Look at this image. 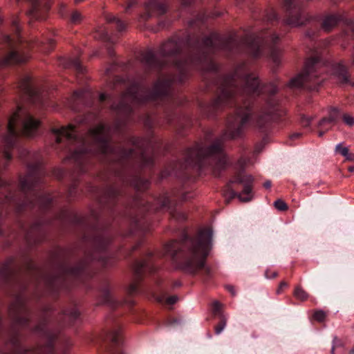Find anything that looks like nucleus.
I'll use <instances>...</instances> for the list:
<instances>
[{
	"instance_id": "nucleus-24",
	"label": "nucleus",
	"mask_w": 354,
	"mask_h": 354,
	"mask_svg": "<svg viewBox=\"0 0 354 354\" xmlns=\"http://www.w3.org/2000/svg\"><path fill=\"white\" fill-rule=\"evenodd\" d=\"M106 21L109 23H115L119 31H122L126 28V24L115 16L108 15L106 17Z\"/></svg>"
},
{
	"instance_id": "nucleus-38",
	"label": "nucleus",
	"mask_w": 354,
	"mask_h": 354,
	"mask_svg": "<svg viewBox=\"0 0 354 354\" xmlns=\"http://www.w3.org/2000/svg\"><path fill=\"white\" fill-rule=\"evenodd\" d=\"M32 154L28 151L26 149L20 148L19 149V157L21 158H26V157H32Z\"/></svg>"
},
{
	"instance_id": "nucleus-18",
	"label": "nucleus",
	"mask_w": 354,
	"mask_h": 354,
	"mask_svg": "<svg viewBox=\"0 0 354 354\" xmlns=\"http://www.w3.org/2000/svg\"><path fill=\"white\" fill-rule=\"evenodd\" d=\"M334 72L342 83L354 85V82L350 81L347 69L343 64H337L334 66Z\"/></svg>"
},
{
	"instance_id": "nucleus-29",
	"label": "nucleus",
	"mask_w": 354,
	"mask_h": 354,
	"mask_svg": "<svg viewBox=\"0 0 354 354\" xmlns=\"http://www.w3.org/2000/svg\"><path fill=\"white\" fill-rule=\"evenodd\" d=\"M221 315V321L219 323V324L218 326H216L215 328V333L216 335H219L224 330V328H225V326H226V322H227L226 318L223 315Z\"/></svg>"
},
{
	"instance_id": "nucleus-50",
	"label": "nucleus",
	"mask_w": 354,
	"mask_h": 354,
	"mask_svg": "<svg viewBox=\"0 0 354 354\" xmlns=\"http://www.w3.org/2000/svg\"><path fill=\"white\" fill-rule=\"evenodd\" d=\"M288 284L287 283L283 281L280 283V286H279V288L277 290V293H279L281 290L283 289V288H286L287 287Z\"/></svg>"
},
{
	"instance_id": "nucleus-62",
	"label": "nucleus",
	"mask_w": 354,
	"mask_h": 354,
	"mask_svg": "<svg viewBox=\"0 0 354 354\" xmlns=\"http://www.w3.org/2000/svg\"><path fill=\"white\" fill-rule=\"evenodd\" d=\"M111 68L110 67V68H107L106 69L105 72H106V74H109L111 72Z\"/></svg>"
},
{
	"instance_id": "nucleus-8",
	"label": "nucleus",
	"mask_w": 354,
	"mask_h": 354,
	"mask_svg": "<svg viewBox=\"0 0 354 354\" xmlns=\"http://www.w3.org/2000/svg\"><path fill=\"white\" fill-rule=\"evenodd\" d=\"M321 65L318 57L308 59L303 72L292 78L288 82V86L292 88L304 87L310 91L317 90L323 80L320 77Z\"/></svg>"
},
{
	"instance_id": "nucleus-52",
	"label": "nucleus",
	"mask_w": 354,
	"mask_h": 354,
	"mask_svg": "<svg viewBox=\"0 0 354 354\" xmlns=\"http://www.w3.org/2000/svg\"><path fill=\"white\" fill-rule=\"evenodd\" d=\"M99 98L101 102H103L107 98V95H106L105 93H101L100 95Z\"/></svg>"
},
{
	"instance_id": "nucleus-39",
	"label": "nucleus",
	"mask_w": 354,
	"mask_h": 354,
	"mask_svg": "<svg viewBox=\"0 0 354 354\" xmlns=\"http://www.w3.org/2000/svg\"><path fill=\"white\" fill-rule=\"evenodd\" d=\"M300 122L304 127H307L310 125L311 119L306 116H302Z\"/></svg>"
},
{
	"instance_id": "nucleus-23",
	"label": "nucleus",
	"mask_w": 354,
	"mask_h": 354,
	"mask_svg": "<svg viewBox=\"0 0 354 354\" xmlns=\"http://www.w3.org/2000/svg\"><path fill=\"white\" fill-rule=\"evenodd\" d=\"M64 318L68 319L70 323L75 321L80 315V312L76 307L67 309L64 311Z\"/></svg>"
},
{
	"instance_id": "nucleus-12",
	"label": "nucleus",
	"mask_w": 354,
	"mask_h": 354,
	"mask_svg": "<svg viewBox=\"0 0 354 354\" xmlns=\"http://www.w3.org/2000/svg\"><path fill=\"white\" fill-rule=\"evenodd\" d=\"M21 91L26 94L33 103L43 104L41 88L32 81L28 75H24L19 85Z\"/></svg>"
},
{
	"instance_id": "nucleus-48",
	"label": "nucleus",
	"mask_w": 354,
	"mask_h": 354,
	"mask_svg": "<svg viewBox=\"0 0 354 354\" xmlns=\"http://www.w3.org/2000/svg\"><path fill=\"white\" fill-rule=\"evenodd\" d=\"M226 288L232 294V295H236V291L232 286L228 285L226 286Z\"/></svg>"
},
{
	"instance_id": "nucleus-4",
	"label": "nucleus",
	"mask_w": 354,
	"mask_h": 354,
	"mask_svg": "<svg viewBox=\"0 0 354 354\" xmlns=\"http://www.w3.org/2000/svg\"><path fill=\"white\" fill-rule=\"evenodd\" d=\"M212 231L203 229L195 239L183 234L180 241H174L165 246V253L174 265L189 274L205 268V261L212 248Z\"/></svg>"
},
{
	"instance_id": "nucleus-19",
	"label": "nucleus",
	"mask_w": 354,
	"mask_h": 354,
	"mask_svg": "<svg viewBox=\"0 0 354 354\" xmlns=\"http://www.w3.org/2000/svg\"><path fill=\"white\" fill-rule=\"evenodd\" d=\"M339 111L337 109L333 108L326 118H322L319 122V127L328 130L332 124L337 120Z\"/></svg>"
},
{
	"instance_id": "nucleus-53",
	"label": "nucleus",
	"mask_w": 354,
	"mask_h": 354,
	"mask_svg": "<svg viewBox=\"0 0 354 354\" xmlns=\"http://www.w3.org/2000/svg\"><path fill=\"white\" fill-rule=\"evenodd\" d=\"M182 3L184 6H189L190 5L194 0H181Z\"/></svg>"
},
{
	"instance_id": "nucleus-30",
	"label": "nucleus",
	"mask_w": 354,
	"mask_h": 354,
	"mask_svg": "<svg viewBox=\"0 0 354 354\" xmlns=\"http://www.w3.org/2000/svg\"><path fill=\"white\" fill-rule=\"evenodd\" d=\"M335 151L336 153L344 157L348 151V148L347 147H343L342 143H339L336 145Z\"/></svg>"
},
{
	"instance_id": "nucleus-37",
	"label": "nucleus",
	"mask_w": 354,
	"mask_h": 354,
	"mask_svg": "<svg viewBox=\"0 0 354 354\" xmlns=\"http://www.w3.org/2000/svg\"><path fill=\"white\" fill-rule=\"evenodd\" d=\"M128 293L129 295H133L138 292V285L137 283H133L129 285L128 288Z\"/></svg>"
},
{
	"instance_id": "nucleus-21",
	"label": "nucleus",
	"mask_w": 354,
	"mask_h": 354,
	"mask_svg": "<svg viewBox=\"0 0 354 354\" xmlns=\"http://www.w3.org/2000/svg\"><path fill=\"white\" fill-rule=\"evenodd\" d=\"M37 203L42 208H47L52 203L53 198L49 194L36 195Z\"/></svg>"
},
{
	"instance_id": "nucleus-10",
	"label": "nucleus",
	"mask_w": 354,
	"mask_h": 354,
	"mask_svg": "<svg viewBox=\"0 0 354 354\" xmlns=\"http://www.w3.org/2000/svg\"><path fill=\"white\" fill-rule=\"evenodd\" d=\"M28 167V174L20 179V188L24 192L33 190L41 182V178L44 174L41 164L39 161L34 164L29 163Z\"/></svg>"
},
{
	"instance_id": "nucleus-63",
	"label": "nucleus",
	"mask_w": 354,
	"mask_h": 354,
	"mask_svg": "<svg viewBox=\"0 0 354 354\" xmlns=\"http://www.w3.org/2000/svg\"><path fill=\"white\" fill-rule=\"evenodd\" d=\"M350 354H354V348L351 351Z\"/></svg>"
},
{
	"instance_id": "nucleus-9",
	"label": "nucleus",
	"mask_w": 354,
	"mask_h": 354,
	"mask_svg": "<svg viewBox=\"0 0 354 354\" xmlns=\"http://www.w3.org/2000/svg\"><path fill=\"white\" fill-rule=\"evenodd\" d=\"M2 42L9 49L8 54L0 59V67H4L12 64H21L26 62L28 56L24 52L20 46L21 39L19 36L11 37L5 35L3 37Z\"/></svg>"
},
{
	"instance_id": "nucleus-57",
	"label": "nucleus",
	"mask_w": 354,
	"mask_h": 354,
	"mask_svg": "<svg viewBox=\"0 0 354 354\" xmlns=\"http://www.w3.org/2000/svg\"><path fill=\"white\" fill-rule=\"evenodd\" d=\"M323 129V127H322ZM324 131H319V133H318V136L319 137H322L324 133H325V131H326V129L324 128Z\"/></svg>"
},
{
	"instance_id": "nucleus-51",
	"label": "nucleus",
	"mask_w": 354,
	"mask_h": 354,
	"mask_svg": "<svg viewBox=\"0 0 354 354\" xmlns=\"http://www.w3.org/2000/svg\"><path fill=\"white\" fill-rule=\"evenodd\" d=\"M265 274H266V278H274L277 275V272H272V274L270 275L269 274L268 272H266Z\"/></svg>"
},
{
	"instance_id": "nucleus-11",
	"label": "nucleus",
	"mask_w": 354,
	"mask_h": 354,
	"mask_svg": "<svg viewBox=\"0 0 354 354\" xmlns=\"http://www.w3.org/2000/svg\"><path fill=\"white\" fill-rule=\"evenodd\" d=\"M283 6L288 12L286 23L291 26H300L304 24L305 17L301 11L299 0H283Z\"/></svg>"
},
{
	"instance_id": "nucleus-22",
	"label": "nucleus",
	"mask_w": 354,
	"mask_h": 354,
	"mask_svg": "<svg viewBox=\"0 0 354 354\" xmlns=\"http://www.w3.org/2000/svg\"><path fill=\"white\" fill-rule=\"evenodd\" d=\"M62 64L64 67H73L79 73H83L84 71V68L78 58L70 59L66 63H62Z\"/></svg>"
},
{
	"instance_id": "nucleus-33",
	"label": "nucleus",
	"mask_w": 354,
	"mask_h": 354,
	"mask_svg": "<svg viewBox=\"0 0 354 354\" xmlns=\"http://www.w3.org/2000/svg\"><path fill=\"white\" fill-rule=\"evenodd\" d=\"M82 19V15L77 11L73 12L71 15V20L74 24H77V23L80 22Z\"/></svg>"
},
{
	"instance_id": "nucleus-47",
	"label": "nucleus",
	"mask_w": 354,
	"mask_h": 354,
	"mask_svg": "<svg viewBox=\"0 0 354 354\" xmlns=\"http://www.w3.org/2000/svg\"><path fill=\"white\" fill-rule=\"evenodd\" d=\"M193 197V194L191 193H185L182 195V201H187Z\"/></svg>"
},
{
	"instance_id": "nucleus-61",
	"label": "nucleus",
	"mask_w": 354,
	"mask_h": 354,
	"mask_svg": "<svg viewBox=\"0 0 354 354\" xmlns=\"http://www.w3.org/2000/svg\"><path fill=\"white\" fill-rule=\"evenodd\" d=\"M348 170L350 172H353V171H354V167H353V166H350V167L348 168Z\"/></svg>"
},
{
	"instance_id": "nucleus-32",
	"label": "nucleus",
	"mask_w": 354,
	"mask_h": 354,
	"mask_svg": "<svg viewBox=\"0 0 354 354\" xmlns=\"http://www.w3.org/2000/svg\"><path fill=\"white\" fill-rule=\"evenodd\" d=\"M342 346V342L336 336L334 337L331 348V354H335V349Z\"/></svg>"
},
{
	"instance_id": "nucleus-27",
	"label": "nucleus",
	"mask_w": 354,
	"mask_h": 354,
	"mask_svg": "<svg viewBox=\"0 0 354 354\" xmlns=\"http://www.w3.org/2000/svg\"><path fill=\"white\" fill-rule=\"evenodd\" d=\"M35 42H36L37 45L44 46L42 50H44V52H48L50 50H51V48L53 46V44H54V41L52 39H46L45 41L44 40H42V41L37 40Z\"/></svg>"
},
{
	"instance_id": "nucleus-17",
	"label": "nucleus",
	"mask_w": 354,
	"mask_h": 354,
	"mask_svg": "<svg viewBox=\"0 0 354 354\" xmlns=\"http://www.w3.org/2000/svg\"><path fill=\"white\" fill-rule=\"evenodd\" d=\"M348 19L346 17L339 15H330L324 17L322 22V28L325 31H330L335 27L339 21H344L346 26V20Z\"/></svg>"
},
{
	"instance_id": "nucleus-26",
	"label": "nucleus",
	"mask_w": 354,
	"mask_h": 354,
	"mask_svg": "<svg viewBox=\"0 0 354 354\" xmlns=\"http://www.w3.org/2000/svg\"><path fill=\"white\" fill-rule=\"evenodd\" d=\"M160 209H170L171 200L167 195H163L158 200Z\"/></svg>"
},
{
	"instance_id": "nucleus-55",
	"label": "nucleus",
	"mask_w": 354,
	"mask_h": 354,
	"mask_svg": "<svg viewBox=\"0 0 354 354\" xmlns=\"http://www.w3.org/2000/svg\"><path fill=\"white\" fill-rule=\"evenodd\" d=\"M301 136V133H293L292 136H291V139H295V138H299V136Z\"/></svg>"
},
{
	"instance_id": "nucleus-16",
	"label": "nucleus",
	"mask_w": 354,
	"mask_h": 354,
	"mask_svg": "<svg viewBox=\"0 0 354 354\" xmlns=\"http://www.w3.org/2000/svg\"><path fill=\"white\" fill-rule=\"evenodd\" d=\"M87 274V270L84 265L80 264L74 267H66L63 270L65 277H72L82 279Z\"/></svg>"
},
{
	"instance_id": "nucleus-45",
	"label": "nucleus",
	"mask_w": 354,
	"mask_h": 354,
	"mask_svg": "<svg viewBox=\"0 0 354 354\" xmlns=\"http://www.w3.org/2000/svg\"><path fill=\"white\" fill-rule=\"evenodd\" d=\"M137 3V0H129L125 8V11L129 12V9Z\"/></svg>"
},
{
	"instance_id": "nucleus-13",
	"label": "nucleus",
	"mask_w": 354,
	"mask_h": 354,
	"mask_svg": "<svg viewBox=\"0 0 354 354\" xmlns=\"http://www.w3.org/2000/svg\"><path fill=\"white\" fill-rule=\"evenodd\" d=\"M167 6L164 0H149L145 3L146 13L141 16L147 20L153 16L162 15L166 12Z\"/></svg>"
},
{
	"instance_id": "nucleus-64",
	"label": "nucleus",
	"mask_w": 354,
	"mask_h": 354,
	"mask_svg": "<svg viewBox=\"0 0 354 354\" xmlns=\"http://www.w3.org/2000/svg\"><path fill=\"white\" fill-rule=\"evenodd\" d=\"M353 64L354 65V54H353Z\"/></svg>"
},
{
	"instance_id": "nucleus-43",
	"label": "nucleus",
	"mask_w": 354,
	"mask_h": 354,
	"mask_svg": "<svg viewBox=\"0 0 354 354\" xmlns=\"http://www.w3.org/2000/svg\"><path fill=\"white\" fill-rule=\"evenodd\" d=\"M111 340L115 344H117V345L120 344V337L119 332L114 333V334L113 335V336L111 337Z\"/></svg>"
},
{
	"instance_id": "nucleus-59",
	"label": "nucleus",
	"mask_w": 354,
	"mask_h": 354,
	"mask_svg": "<svg viewBox=\"0 0 354 354\" xmlns=\"http://www.w3.org/2000/svg\"><path fill=\"white\" fill-rule=\"evenodd\" d=\"M156 300L158 302H162L163 301V297H157Z\"/></svg>"
},
{
	"instance_id": "nucleus-7",
	"label": "nucleus",
	"mask_w": 354,
	"mask_h": 354,
	"mask_svg": "<svg viewBox=\"0 0 354 354\" xmlns=\"http://www.w3.org/2000/svg\"><path fill=\"white\" fill-rule=\"evenodd\" d=\"M245 160L240 159L237 162V172L231 178L224 190V196L227 199L237 197L241 202H249L254 196L252 192L254 178L251 175L242 171Z\"/></svg>"
},
{
	"instance_id": "nucleus-31",
	"label": "nucleus",
	"mask_w": 354,
	"mask_h": 354,
	"mask_svg": "<svg viewBox=\"0 0 354 354\" xmlns=\"http://www.w3.org/2000/svg\"><path fill=\"white\" fill-rule=\"evenodd\" d=\"M274 205L276 209H277L278 210H280V211H284L288 209V206H287L286 203L283 201L280 200V199L277 200L274 202Z\"/></svg>"
},
{
	"instance_id": "nucleus-28",
	"label": "nucleus",
	"mask_w": 354,
	"mask_h": 354,
	"mask_svg": "<svg viewBox=\"0 0 354 354\" xmlns=\"http://www.w3.org/2000/svg\"><path fill=\"white\" fill-rule=\"evenodd\" d=\"M294 295L295 297L300 300H306L308 298V294L301 288H297L295 290Z\"/></svg>"
},
{
	"instance_id": "nucleus-42",
	"label": "nucleus",
	"mask_w": 354,
	"mask_h": 354,
	"mask_svg": "<svg viewBox=\"0 0 354 354\" xmlns=\"http://www.w3.org/2000/svg\"><path fill=\"white\" fill-rule=\"evenodd\" d=\"M279 90V87L274 84H270L268 88V91L271 94L274 95Z\"/></svg>"
},
{
	"instance_id": "nucleus-5",
	"label": "nucleus",
	"mask_w": 354,
	"mask_h": 354,
	"mask_svg": "<svg viewBox=\"0 0 354 354\" xmlns=\"http://www.w3.org/2000/svg\"><path fill=\"white\" fill-rule=\"evenodd\" d=\"M9 312L12 320L11 332L6 348L1 351L0 354H54L52 343L53 336L50 334L46 324H41L35 328V332L49 339L46 346L26 349L20 344L18 329L26 327L30 319V313L24 295H20L15 298L10 306Z\"/></svg>"
},
{
	"instance_id": "nucleus-54",
	"label": "nucleus",
	"mask_w": 354,
	"mask_h": 354,
	"mask_svg": "<svg viewBox=\"0 0 354 354\" xmlns=\"http://www.w3.org/2000/svg\"><path fill=\"white\" fill-rule=\"evenodd\" d=\"M271 182L270 180H267L264 183L263 186L264 187L268 189L271 187Z\"/></svg>"
},
{
	"instance_id": "nucleus-41",
	"label": "nucleus",
	"mask_w": 354,
	"mask_h": 354,
	"mask_svg": "<svg viewBox=\"0 0 354 354\" xmlns=\"http://www.w3.org/2000/svg\"><path fill=\"white\" fill-rule=\"evenodd\" d=\"M346 28L348 30H351L354 34V21L351 19L346 20Z\"/></svg>"
},
{
	"instance_id": "nucleus-36",
	"label": "nucleus",
	"mask_w": 354,
	"mask_h": 354,
	"mask_svg": "<svg viewBox=\"0 0 354 354\" xmlns=\"http://www.w3.org/2000/svg\"><path fill=\"white\" fill-rule=\"evenodd\" d=\"M326 314L323 310H317L314 313V318L318 322L324 320Z\"/></svg>"
},
{
	"instance_id": "nucleus-2",
	"label": "nucleus",
	"mask_w": 354,
	"mask_h": 354,
	"mask_svg": "<svg viewBox=\"0 0 354 354\" xmlns=\"http://www.w3.org/2000/svg\"><path fill=\"white\" fill-rule=\"evenodd\" d=\"M260 92L258 77L248 73L245 64L239 65L232 75L223 80L220 93L212 102L210 109L214 111H218L236 103L239 98L243 100V105L236 108L234 115L228 120L227 129L211 145L206 146L201 142L187 149L185 154L186 167H197L201 169L209 163L212 165L215 174H218L226 167L228 159L223 151L224 142L241 136L249 123L263 129L274 118L277 111L274 107L253 117L250 100L259 95Z\"/></svg>"
},
{
	"instance_id": "nucleus-56",
	"label": "nucleus",
	"mask_w": 354,
	"mask_h": 354,
	"mask_svg": "<svg viewBox=\"0 0 354 354\" xmlns=\"http://www.w3.org/2000/svg\"><path fill=\"white\" fill-rule=\"evenodd\" d=\"M112 354H124L123 351L117 349Z\"/></svg>"
},
{
	"instance_id": "nucleus-15",
	"label": "nucleus",
	"mask_w": 354,
	"mask_h": 354,
	"mask_svg": "<svg viewBox=\"0 0 354 354\" xmlns=\"http://www.w3.org/2000/svg\"><path fill=\"white\" fill-rule=\"evenodd\" d=\"M90 97H91V93L89 91L81 90L75 91L73 93L69 106L73 111H79V108L76 104L81 103L84 105H88V104L86 102V100Z\"/></svg>"
},
{
	"instance_id": "nucleus-49",
	"label": "nucleus",
	"mask_w": 354,
	"mask_h": 354,
	"mask_svg": "<svg viewBox=\"0 0 354 354\" xmlns=\"http://www.w3.org/2000/svg\"><path fill=\"white\" fill-rule=\"evenodd\" d=\"M101 239H100V240H98V241H97L99 242V243H97V245H97V247H98L99 248H100V249H102V248H104L105 247V245H106V244H108V241H106V242H105V243H104V242H103V243H100L101 241H102V240H101Z\"/></svg>"
},
{
	"instance_id": "nucleus-35",
	"label": "nucleus",
	"mask_w": 354,
	"mask_h": 354,
	"mask_svg": "<svg viewBox=\"0 0 354 354\" xmlns=\"http://www.w3.org/2000/svg\"><path fill=\"white\" fill-rule=\"evenodd\" d=\"M221 304L217 301H215L213 302L212 304V311L214 315H221Z\"/></svg>"
},
{
	"instance_id": "nucleus-40",
	"label": "nucleus",
	"mask_w": 354,
	"mask_h": 354,
	"mask_svg": "<svg viewBox=\"0 0 354 354\" xmlns=\"http://www.w3.org/2000/svg\"><path fill=\"white\" fill-rule=\"evenodd\" d=\"M277 19V15L274 10H270L266 15V19L269 21H274Z\"/></svg>"
},
{
	"instance_id": "nucleus-34",
	"label": "nucleus",
	"mask_w": 354,
	"mask_h": 354,
	"mask_svg": "<svg viewBox=\"0 0 354 354\" xmlns=\"http://www.w3.org/2000/svg\"><path fill=\"white\" fill-rule=\"evenodd\" d=\"M343 120L344 123L350 127L354 125V118L348 114H344L343 115Z\"/></svg>"
},
{
	"instance_id": "nucleus-1",
	"label": "nucleus",
	"mask_w": 354,
	"mask_h": 354,
	"mask_svg": "<svg viewBox=\"0 0 354 354\" xmlns=\"http://www.w3.org/2000/svg\"><path fill=\"white\" fill-rule=\"evenodd\" d=\"M278 40L279 36L275 33L258 36L249 35L241 41H238L234 36L223 38L212 33L203 38L201 44L193 49L194 55H188L180 51L182 42L180 39H169L162 44L159 50V56L163 60H158L153 51L148 50L141 54L140 61L148 69L159 68L166 64V62H172L178 73V75L158 79L152 91L147 90L142 84L135 82L122 95L120 103L113 104L111 109L119 114L127 115L136 105L167 95L171 83L183 82L189 68L216 69L210 54L217 50L239 52L241 48H244L248 53L256 58L262 54L263 48L267 46L270 48L271 59L276 64H279L280 53L274 47Z\"/></svg>"
},
{
	"instance_id": "nucleus-44",
	"label": "nucleus",
	"mask_w": 354,
	"mask_h": 354,
	"mask_svg": "<svg viewBox=\"0 0 354 354\" xmlns=\"http://www.w3.org/2000/svg\"><path fill=\"white\" fill-rule=\"evenodd\" d=\"M177 300H178V297L176 295H173V296H171V297H169L168 298H167L166 302L168 304L172 305V304H174L177 301Z\"/></svg>"
},
{
	"instance_id": "nucleus-20",
	"label": "nucleus",
	"mask_w": 354,
	"mask_h": 354,
	"mask_svg": "<svg viewBox=\"0 0 354 354\" xmlns=\"http://www.w3.org/2000/svg\"><path fill=\"white\" fill-rule=\"evenodd\" d=\"M153 269V265L150 260L145 259L144 261H138L136 263L134 268V271L136 277L139 278L143 271L149 270V272H152Z\"/></svg>"
},
{
	"instance_id": "nucleus-60",
	"label": "nucleus",
	"mask_w": 354,
	"mask_h": 354,
	"mask_svg": "<svg viewBox=\"0 0 354 354\" xmlns=\"http://www.w3.org/2000/svg\"><path fill=\"white\" fill-rule=\"evenodd\" d=\"M13 26L15 27L16 30H19V26H18V24L17 21H14L13 22Z\"/></svg>"
},
{
	"instance_id": "nucleus-25",
	"label": "nucleus",
	"mask_w": 354,
	"mask_h": 354,
	"mask_svg": "<svg viewBox=\"0 0 354 354\" xmlns=\"http://www.w3.org/2000/svg\"><path fill=\"white\" fill-rule=\"evenodd\" d=\"M103 302L111 306L114 305L115 301L111 295L110 290L108 288H105L102 292Z\"/></svg>"
},
{
	"instance_id": "nucleus-3",
	"label": "nucleus",
	"mask_w": 354,
	"mask_h": 354,
	"mask_svg": "<svg viewBox=\"0 0 354 354\" xmlns=\"http://www.w3.org/2000/svg\"><path fill=\"white\" fill-rule=\"evenodd\" d=\"M57 144H64V147L71 151V158L77 165H82L88 153L103 155L114 162L123 164L128 158L136 156L135 151L140 150L138 157L142 166H151L153 164L152 156L146 154L144 148L145 140L140 138H132L131 142L133 148L129 149L123 147L112 148L109 141L111 129L104 123H100L96 127L89 129L84 137L77 134V130L73 124L51 130Z\"/></svg>"
},
{
	"instance_id": "nucleus-14",
	"label": "nucleus",
	"mask_w": 354,
	"mask_h": 354,
	"mask_svg": "<svg viewBox=\"0 0 354 354\" xmlns=\"http://www.w3.org/2000/svg\"><path fill=\"white\" fill-rule=\"evenodd\" d=\"M31 3L32 8L30 15L36 19H44L45 12L49 8V5L44 0H28Z\"/></svg>"
},
{
	"instance_id": "nucleus-46",
	"label": "nucleus",
	"mask_w": 354,
	"mask_h": 354,
	"mask_svg": "<svg viewBox=\"0 0 354 354\" xmlns=\"http://www.w3.org/2000/svg\"><path fill=\"white\" fill-rule=\"evenodd\" d=\"M345 160L348 161H353L354 160V153H349V150L344 156Z\"/></svg>"
},
{
	"instance_id": "nucleus-58",
	"label": "nucleus",
	"mask_w": 354,
	"mask_h": 354,
	"mask_svg": "<svg viewBox=\"0 0 354 354\" xmlns=\"http://www.w3.org/2000/svg\"><path fill=\"white\" fill-rule=\"evenodd\" d=\"M108 53H109V55H110L111 57H112V56H113V55H114L113 50H111V49H109V50H108Z\"/></svg>"
},
{
	"instance_id": "nucleus-6",
	"label": "nucleus",
	"mask_w": 354,
	"mask_h": 354,
	"mask_svg": "<svg viewBox=\"0 0 354 354\" xmlns=\"http://www.w3.org/2000/svg\"><path fill=\"white\" fill-rule=\"evenodd\" d=\"M20 122L21 133L28 137H35L39 134L40 122L32 117L31 113L21 106L9 118L7 132L3 137V155L6 160L12 158L10 150L17 147L18 133L15 126Z\"/></svg>"
}]
</instances>
